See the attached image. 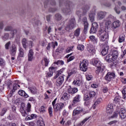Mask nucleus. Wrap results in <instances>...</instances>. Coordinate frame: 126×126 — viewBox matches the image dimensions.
Returning a JSON list of instances; mask_svg holds the SVG:
<instances>
[{
    "label": "nucleus",
    "instance_id": "40",
    "mask_svg": "<svg viewBox=\"0 0 126 126\" xmlns=\"http://www.w3.org/2000/svg\"><path fill=\"white\" fill-rule=\"evenodd\" d=\"M87 51L89 52L92 55H94L95 54V49H94V48L92 47H89L87 48Z\"/></svg>",
    "mask_w": 126,
    "mask_h": 126
},
{
    "label": "nucleus",
    "instance_id": "18",
    "mask_svg": "<svg viewBox=\"0 0 126 126\" xmlns=\"http://www.w3.org/2000/svg\"><path fill=\"white\" fill-rule=\"evenodd\" d=\"M80 98H81V95H80V94L76 95V96L73 98V106H75V105H76L77 103H79V102H80Z\"/></svg>",
    "mask_w": 126,
    "mask_h": 126
},
{
    "label": "nucleus",
    "instance_id": "53",
    "mask_svg": "<svg viewBox=\"0 0 126 126\" xmlns=\"http://www.w3.org/2000/svg\"><path fill=\"white\" fill-rule=\"evenodd\" d=\"M118 115H119V112H114L113 115L110 118L111 119L117 118H118Z\"/></svg>",
    "mask_w": 126,
    "mask_h": 126
},
{
    "label": "nucleus",
    "instance_id": "59",
    "mask_svg": "<svg viewBox=\"0 0 126 126\" xmlns=\"http://www.w3.org/2000/svg\"><path fill=\"white\" fill-rule=\"evenodd\" d=\"M72 49H73V46H71L67 48L66 50V53H70V52L72 51Z\"/></svg>",
    "mask_w": 126,
    "mask_h": 126
},
{
    "label": "nucleus",
    "instance_id": "6",
    "mask_svg": "<svg viewBox=\"0 0 126 126\" xmlns=\"http://www.w3.org/2000/svg\"><path fill=\"white\" fill-rule=\"evenodd\" d=\"M88 66V61L84 60L80 63V69L82 71H87Z\"/></svg>",
    "mask_w": 126,
    "mask_h": 126
},
{
    "label": "nucleus",
    "instance_id": "44",
    "mask_svg": "<svg viewBox=\"0 0 126 126\" xmlns=\"http://www.w3.org/2000/svg\"><path fill=\"white\" fill-rule=\"evenodd\" d=\"M5 65V61L2 58H0V66H4Z\"/></svg>",
    "mask_w": 126,
    "mask_h": 126
},
{
    "label": "nucleus",
    "instance_id": "51",
    "mask_svg": "<svg viewBox=\"0 0 126 126\" xmlns=\"http://www.w3.org/2000/svg\"><path fill=\"white\" fill-rule=\"evenodd\" d=\"M11 44V42H10V41L7 42L5 45V49L6 50H9V47H10Z\"/></svg>",
    "mask_w": 126,
    "mask_h": 126
},
{
    "label": "nucleus",
    "instance_id": "57",
    "mask_svg": "<svg viewBox=\"0 0 126 126\" xmlns=\"http://www.w3.org/2000/svg\"><path fill=\"white\" fill-rule=\"evenodd\" d=\"M90 7H89V5H86L85 6L83 9V10L85 12H86L88 10H89V9Z\"/></svg>",
    "mask_w": 126,
    "mask_h": 126
},
{
    "label": "nucleus",
    "instance_id": "50",
    "mask_svg": "<svg viewBox=\"0 0 126 126\" xmlns=\"http://www.w3.org/2000/svg\"><path fill=\"white\" fill-rule=\"evenodd\" d=\"M7 111V109H6V108H2V111L0 113V115L1 116H3L4 115V114H5V113H6Z\"/></svg>",
    "mask_w": 126,
    "mask_h": 126
},
{
    "label": "nucleus",
    "instance_id": "11",
    "mask_svg": "<svg viewBox=\"0 0 126 126\" xmlns=\"http://www.w3.org/2000/svg\"><path fill=\"white\" fill-rule=\"evenodd\" d=\"M56 69H57V67L51 66L49 68V72H47L46 73V77H51L53 76V74L55 71H56Z\"/></svg>",
    "mask_w": 126,
    "mask_h": 126
},
{
    "label": "nucleus",
    "instance_id": "48",
    "mask_svg": "<svg viewBox=\"0 0 126 126\" xmlns=\"http://www.w3.org/2000/svg\"><path fill=\"white\" fill-rule=\"evenodd\" d=\"M54 63L57 64L58 65H63L64 64V62L63 61H58L57 62H55Z\"/></svg>",
    "mask_w": 126,
    "mask_h": 126
},
{
    "label": "nucleus",
    "instance_id": "13",
    "mask_svg": "<svg viewBox=\"0 0 126 126\" xmlns=\"http://www.w3.org/2000/svg\"><path fill=\"white\" fill-rule=\"evenodd\" d=\"M82 21L84 25V32L85 34H86V33H87V30H88V26L89 25L88 22H87V18H86V17H84Z\"/></svg>",
    "mask_w": 126,
    "mask_h": 126
},
{
    "label": "nucleus",
    "instance_id": "28",
    "mask_svg": "<svg viewBox=\"0 0 126 126\" xmlns=\"http://www.w3.org/2000/svg\"><path fill=\"white\" fill-rule=\"evenodd\" d=\"M105 61H106L107 63H112V62H114L115 61V59L113 58V56L112 55H108L105 58Z\"/></svg>",
    "mask_w": 126,
    "mask_h": 126
},
{
    "label": "nucleus",
    "instance_id": "64",
    "mask_svg": "<svg viewBox=\"0 0 126 126\" xmlns=\"http://www.w3.org/2000/svg\"><path fill=\"white\" fill-rule=\"evenodd\" d=\"M6 126H16V124L13 123H10L7 124Z\"/></svg>",
    "mask_w": 126,
    "mask_h": 126
},
{
    "label": "nucleus",
    "instance_id": "9",
    "mask_svg": "<svg viewBox=\"0 0 126 126\" xmlns=\"http://www.w3.org/2000/svg\"><path fill=\"white\" fill-rule=\"evenodd\" d=\"M98 23L96 22L93 23L92 28L90 31V34H94V33H96L97 29H98Z\"/></svg>",
    "mask_w": 126,
    "mask_h": 126
},
{
    "label": "nucleus",
    "instance_id": "8",
    "mask_svg": "<svg viewBox=\"0 0 126 126\" xmlns=\"http://www.w3.org/2000/svg\"><path fill=\"white\" fill-rule=\"evenodd\" d=\"M109 20L107 21L105 23V28L106 29H109L110 28V25L112 24V22L111 20H115L116 19V18L112 15H109L108 17L107 18Z\"/></svg>",
    "mask_w": 126,
    "mask_h": 126
},
{
    "label": "nucleus",
    "instance_id": "19",
    "mask_svg": "<svg viewBox=\"0 0 126 126\" xmlns=\"http://www.w3.org/2000/svg\"><path fill=\"white\" fill-rule=\"evenodd\" d=\"M19 88H20V85L15 83L12 86V89L11 92H10V97H11L12 96V94L14 93V92L16 91V90H17V89H19Z\"/></svg>",
    "mask_w": 126,
    "mask_h": 126
},
{
    "label": "nucleus",
    "instance_id": "38",
    "mask_svg": "<svg viewBox=\"0 0 126 126\" xmlns=\"http://www.w3.org/2000/svg\"><path fill=\"white\" fill-rule=\"evenodd\" d=\"M90 118H91V116L86 118L85 119H84L82 122H81L79 124L78 126H82L84 124H85V123H86V122H87L88 121V120H89V119H90Z\"/></svg>",
    "mask_w": 126,
    "mask_h": 126
},
{
    "label": "nucleus",
    "instance_id": "32",
    "mask_svg": "<svg viewBox=\"0 0 126 126\" xmlns=\"http://www.w3.org/2000/svg\"><path fill=\"white\" fill-rule=\"evenodd\" d=\"M18 56L20 57V58L24 57V50L20 46H19V47Z\"/></svg>",
    "mask_w": 126,
    "mask_h": 126
},
{
    "label": "nucleus",
    "instance_id": "62",
    "mask_svg": "<svg viewBox=\"0 0 126 126\" xmlns=\"http://www.w3.org/2000/svg\"><path fill=\"white\" fill-rule=\"evenodd\" d=\"M45 106L44 105L42 106L40 109L41 113H45V112H46V110H45Z\"/></svg>",
    "mask_w": 126,
    "mask_h": 126
},
{
    "label": "nucleus",
    "instance_id": "15",
    "mask_svg": "<svg viewBox=\"0 0 126 126\" xmlns=\"http://www.w3.org/2000/svg\"><path fill=\"white\" fill-rule=\"evenodd\" d=\"M78 90L77 88H72L71 86H69L68 87V89L67 90V92L70 95V94H75V93H77Z\"/></svg>",
    "mask_w": 126,
    "mask_h": 126
},
{
    "label": "nucleus",
    "instance_id": "14",
    "mask_svg": "<svg viewBox=\"0 0 126 126\" xmlns=\"http://www.w3.org/2000/svg\"><path fill=\"white\" fill-rule=\"evenodd\" d=\"M121 26V22L119 20H116L112 23L111 28L113 30H116V28H119Z\"/></svg>",
    "mask_w": 126,
    "mask_h": 126
},
{
    "label": "nucleus",
    "instance_id": "27",
    "mask_svg": "<svg viewBox=\"0 0 126 126\" xmlns=\"http://www.w3.org/2000/svg\"><path fill=\"white\" fill-rule=\"evenodd\" d=\"M69 99H70V94L66 93H64L61 97V100L63 101H67Z\"/></svg>",
    "mask_w": 126,
    "mask_h": 126
},
{
    "label": "nucleus",
    "instance_id": "63",
    "mask_svg": "<svg viewBox=\"0 0 126 126\" xmlns=\"http://www.w3.org/2000/svg\"><path fill=\"white\" fill-rule=\"evenodd\" d=\"M12 29V28L11 27H6L4 28V31H11Z\"/></svg>",
    "mask_w": 126,
    "mask_h": 126
},
{
    "label": "nucleus",
    "instance_id": "4",
    "mask_svg": "<svg viewBox=\"0 0 126 126\" xmlns=\"http://www.w3.org/2000/svg\"><path fill=\"white\" fill-rule=\"evenodd\" d=\"M72 3L69 2L67 3L65 7L63 9V12L65 15H69L72 13Z\"/></svg>",
    "mask_w": 126,
    "mask_h": 126
},
{
    "label": "nucleus",
    "instance_id": "47",
    "mask_svg": "<svg viewBox=\"0 0 126 126\" xmlns=\"http://www.w3.org/2000/svg\"><path fill=\"white\" fill-rule=\"evenodd\" d=\"M43 61L44 62V65L45 66H48V64H49V59H47V58H44L43 59Z\"/></svg>",
    "mask_w": 126,
    "mask_h": 126
},
{
    "label": "nucleus",
    "instance_id": "58",
    "mask_svg": "<svg viewBox=\"0 0 126 126\" xmlns=\"http://www.w3.org/2000/svg\"><path fill=\"white\" fill-rule=\"evenodd\" d=\"M37 126H45V124L43 121L37 122Z\"/></svg>",
    "mask_w": 126,
    "mask_h": 126
},
{
    "label": "nucleus",
    "instance_id": "30",
    "mask_svg": "<svg viewBox=\"0 0 126 126\" xmlns=\"http://www.w3.org/2000/svg\"><path fill=\"white\" fill-rule=\"evenodd\" d=\"M18 94L20 96H22V97H25V98H28L29 95L25 92L23 90H19L18 92Z\"/></svg>",
    "mask_w": 126,
    "mask_h": 126
},
{
    "label": "nucleus",
    "instance_id": "26",
    "mask_svg": "<svg viewBox=\"0 0 126 126\" xmlns=\"http://www.w3.org/2000/svg\"><path fill=\"white\" fill-rule=\"evenodd\" d=\"M102 102H103V99H102V98H97L93 106V108L94 109H96V107H97L98 105H100V104H101V103H102Z\"/></svg>",
    "mask_w": 126,
    "mask_h": 126
},
{
    "label": "nucleus",
    "instance_id": "10",
    "mask_svg": "<svg viewBox=\"0 0 126 126\" xmlns=\"http://www.w3.org/2000/svg\"><path fill=\"white\" fill-rule=\"evenodd\" d=\"M115 73L113 72H109L105 76V79L107 81H111L112 79L115 78Z\"/></svg>",
    "mask_w": 126,
    "mask_h": 126
},
{
    "label": "nucleus",
    "instance_id": "25",
    "mask_svg": "<svg viewBox=\"0 0 126 126\" xmlns=\"http://www.w3.org/2000/svg\"><path fill=\"white\" fill-rule=\"evenodd\" d=\"M109 46L105 45L103 46L101 51V54L102 56H106L107 54H108V52L109 51Z\"/></svg>",
    "mask_w": 126,
    "mask_h": 126
},
{
    "label": "nucleus",
    "instance_id": "5",
    "mask_svg": "<svg viewBox=\"0 0 126 126\" xmlns=\"http://www.w3.org/2000/svg\"><path fill=\"white\" fill-rule=\"evenodd\" d=\"M75 19L74 18L70 19L68 25L65 27V30L66 31H70L72 30L75 27Z\"/></svg>",
    "mask_w": 126,
    "mask_h": 126
},
{
    "label": "nucleus",
    "instance_id": "20",
    "mask_svg": "<svg viewBox=\"0 0 126 126\" xmlns=\"http://www.w3.org/2000/svg\"><path fill=\"white\" fill-rule=\"evenodd\" d=\"M91 99V97H90V95L89 94V93H86V94H84V101H86L85 102V105H89L90 103L88 102V100H90Z\"/></svg>",
    "mask_w": 126,
    "mask_h": 126
},
{
    "label": "nucleus",
    "instance_id": "39",
    "mask_svg": "<svg viewBox=\"0 0 126 126\" xmlns=\"http://www.w3.org/2000/svg\"><path fill=\"white\" fill-rule=\"evenodd\" d=\"M63 69H60V70L58 71L56 75L54 77V79H57V78H58V77H59V75H61V74H62V73H63Z\"/></svg>",
    "mask_w": 126,
    "mask_h": 126
},
{
    "label": "nucleus",
    "instance_id": "56",
    "mask_svg": "<svg viewBox=\"0 0 126 126\" xmlns=\"http://www.w3.org/2000/svg\"><path fill=\"white\" fill-rule=\"evenodd\" d=\"M86 77L87 80H88V81L91 80V79H92L93 78L92 75H89V74H86Z\"/></svg>",
    "mask_w": 126,
    "mask_h": 126
},
{
    "label": "nucleus",
    "instance_id": "22",
    "mask_svg": "<svg viewBox=\"0 0 126 126\" xmlns=\"http://www.w3.org/2000/svg\"><path fill=\"white\" fill-rule=\"evenodd\" d=\"M106 111L107 114H111L114 112V108L113 105L111 104H108L106 108Z\"/></svg>",
    "mask_w": 126,
    "mask_h": 126
},
{
    "label": "nucleus",
    "instance_id": "35",
    "mask_svg": "<svg viewBox=\"0 0 126 126\" xmlns=\"http://www.w3.org/2000/svg\"><path fill=\"white\" fill-rule=\"evenodd\" d=\"M29 90L31 91L32 94H36L37 92V89L35 87H29Z\"/></svg>",
    "mask_w": 126,
    "mask_h": 126
},
{
    "label": "nucleus",
    "instance_id": "16",
    "mask_svg": "<svg viewBox=\"0 0 126 126\" xmlns=\"http://www.w3.org/2000/svg\"><path fill=\"white\" fill-rule=\"evenodd\" d=\"M83 112V108L80 106H79L76 108L73 111V116H76L77 115H79V114H81Z\"/></svg>",
    "mask_w": 126,
    "mask_h": 126
},
{
    "label": "nucleus",
    "instance_id": "45",
    "mask_svg": "<svg viewBox=\"0 0 126 126\" xmlns=\"http://www.w3.org/2000/svg\"><path fill=\"white\" fill-rule=\"evenodd\" d=\"M48 113L49 114L50 117H53V107H49L48 108Z\"/></svg>",
    "mask_w": 126,
    "mask_h": 126
},
{
    "label": "nucleus",
    "instance_id": "2",
    "mask_svg": "<svg viewBox=\"0 0 126 126\" xmlns=\"http://www.w3.org/2000/svg\"><path fill=\"white\" fill-rule=\"evenodd\" d=\"M98 37H99L100 42H107L109 40V32L106 31L105 26L100 25V29L97 33Z\"/></svg>",
    "mask_w": 126,
    "mask_h": 126
},
{
    "label": "nucleus",
    "instance_id": "60",
    "mask_svg": "<svg viewBox=\"0 0 126 126\" xmlns=\"http://www.w3.org/2000/svg\"><path fill=\"white\" fill-rule=\"evenodd\" d=\"M120 99H121V97L120 96H116L114 98V101L116 103H119V102H120Z\"/></svg>",
    "mask_w": 126,
    "mask_h": 126
},
{
    "label": "nucleus",
    "instance_id": "33",
    "mask_svg": "<svg viewBox=\"0 0 126 126\" xmlns=\"http://www.w3.org/2000/svg\"><path fill=\"white\" fill-rule=\"evenodd\" d=\"M72 55V53H71L70 54H68L67 56H65L66 59H67V63H69V62H71V61H73V60L75 59L74 56H71Z\"/></svg>",
    "mask_w": 126,
    "mask_h": 126
},
{
    "label": "nucleus",
    "instance_id": "54",
    "mask_svg": "<svg viewBox=\"0 0 126 126\" xmlns=\"http://www.w3.org/2000/svg\"><path fill=\"white\" fill-rule=\"evenodd\" d=\"M114 10L117 14H120V13H121V11H120V7L118 6H115Z\"/></svg>",
    "mask_w": 126,
    "mask_h": 126
},
{
    "label": "nucleus",
    "instance_id": "12",
    "mask_svg": "<svg viewBox=\"0 0 126 126\" xmlns=\"http://www.w3.org/2000/svg\"><path fill=\"white\" fill-rule=\"evenodd\" d=\"M17 51V47L15 44H12L10 50V54L12 57H15L16 52Z\"/></svg>",
    "mask_w": 126,
    "mask_h": 126
},
{
    "label": "nucleus",
    "instance_id": "31",
    "mask_svg": "<svg viewBox=\"0 0 126 126\" xmlns=\"http://www.w3.org/2000/svg\"><path fill=\"white\" fill-rule=\"evenodd\" d=\"M22 44L23 48H24V49H26L29 46L27 39L23 38L22 40Z\"/></svg>",
    "mask_w": 126,
    "mask_h": 126
},
{
    "label": "nucleus",
    "instance_id": "42",
    "mask_svg": "<svg viewBox=\"0 0 126 126\" xmlns=\"http://www.w3.org/2000/svg\"><path fill=\"white\" fill-rule=\"evenodd\" d=\"M89 17H90V20L91 22H94V21L95 20V17L94 16V14H89Z\"/></svg>",
    "mask_w": 126,
    "mask_h": 126
},
{
    "label": "nucleus",
    "instance_id": "46",
    "mask_svg": "<svg viewBox=\"0 0 126 126\" xmlns=\"http://www.w3.org/2000/svg\"><path fill=\"white\" fill-rule=\"evenodd\" d=\"M77 49L80 51H83V50H84V45L82 44H79L77 46Z\"/></svg>",
    "mask_w": 126,
    "mask_h": 126
},
{
    "label": "nucleus",
    "instance_id": "52",
    "mask_svg": "<svg viewBox=\"0 0 126 126\" xmlns=\"http://www.w3.org/2000/svg\"><path fill=\"white\" fill-rule=\"evenodd\" d=\"M89 94H90V97H91V98H93V97H94L95 95H96V93L94 91L90 92Z\"/></svg>",
    "mask_w": 126,
    "mask_h": 126
},
{
    "label": "nucleus",
    "instance_id": "36",
    "mask_svg": "<svg viewBox=\"0 0 126 126\" xmlns=\"http://www.w3.org/2000/svg\"><path fill=\"white\" fill-rule=\"evenodd\" d=\"M80 30H81V29L79 28L74 32V35L75 37H79L80 35Z\"/></svg>",
    "mask_w": 126,
    "mask_h": 126
},
{
    "label": "nucleus",
    "instance_id": "49",
    "mask_svg": "<svg viewBox=\"0 0 126 126\" xmlns=\"http://www.w3.org/2000/svg\"><path fill=\"white\" fill-rule=\"evenodd\" d=\"M9 37L8 33H4V35L2 36V40H4L5 41L7 40Z\"/></svg>",
    "mask_w": 126,
    "mask_h": 126
},
{
    "label": "nucleus",
    "instance_id": "7",
    "mask_svg": "<svg viewBox=\"0 0 126 126\" xmlns=\"http://www.w3.org/2000/svg\"><path fill=\"white\" fill-rule=\"evenodd\" d=\"M55 113L57 112H61L63 108H64V104L63 103H56V104L53 106Z\"/></svg>",
    "mask_w": 126,
    "mask_h": 126
},
{
    "label": "nucleus",
    "instance_id": "55",
    "mask_svg": "<svg viewBox=\"0 0 126 126\" xmlns=\"http://www.w3.org/2000/svg\"><path fill=\"white\" fill-rule=\"evenodd\" d=\"M122 94L123 95V98L126 99V88H124L122 91Z\"/></svg>",
    "mask_w": 126,
    "mask_h": 126
},
{
    "label": "nucleus",
    "instance_id": "34",
    "mask_svg": "<svg viewBox=\"0 0 126 126\" xmlns=\"http://www.w3.org/2000/svg\"><path fill=\"white\" fill-rule=\"evenodd\" d=\"M90 40L91 42H93L94 44H97L98 42V39L95 37L94 35H92L90 36Z\"/></svg>",
    "mask_w": 126,
    "mask_h": 126
},
{
    "label": "nucleus",
    "instance_id": "61",
    "mask_svg": "<svg viewBox=\"0 0 126 126\" xmlns=\"http://www.w3.org/2000/svg\"><path fill=\"white\" fill-rule=\"evenodd\" d=\"M117 123H118V121H117V120H114V121H111L110 122H109V123H108V125H116Z\"/></svg>",
    "mask_w": 126,
    "mask_h": 126
},
{
    "label": "nucleus",
    "instance_id": "23",
    "mask_svg": "<svg viewBox=\"0 0 126 126\" xmlns=\"http://www.w3.org/2000/svg\"><path fill=\"white\" fill-rule=\"evenodd\" d=\"M107 15V12L101 11L97 13V17L99 20H102L103 18H105V16Z\"/></svg>",
    "mask_w": 126,
    "mask_h": 126
},
{
    "label": "nucleus",
    "instance_id": "41",
    "mask_svg": "<svg viewBox=\"0 0 126 126\" xmlns=\"http://www.w3.org/2000/svg\"><path fill=\"white\" fill-rule=\"evenodd\" d=\"M126 36H125V35H121L119 36L118 41L119 43H123L125 41V38Z\"/></svg>",
    "mask_w": 126,
    "mask_h": 126
},
{
    "label": "nucleus",
    "instance_id": "3",
    "mask_svg": "<svg viewBox=\"0 0 126 126\" xmlns=\"http://www.w3.org/2000/svg\"><path fill=\"white\" fill-rule=\"evenodd\" d=\"M91 63L93 65H95L97 68L96 70L97 73H99V72H104L105 67L104 66V64L101 63V61H99L98 59H92Z\"/></svg>",
    "mask_w": 126,
    "mask_h": 126
},
{
    "label": "nucleus",
    "instance_id": "43",
    "mask_svg": "<svg viewBox=\"0 0 126 126\" xmlns=\"http://www.w3.org/2000/svg\"><path fill=\"white\" fill-rule=\"evenodd\" d=\"M55 19L58 21H60V20H62V15L60 14H56L55 15Z\"/></svg>",
    "mask_w": 126,
    "mask_h": 126
},
{
    "label": "nucleus",
    "instance_id": "1",
    "mask_svg": "<svg viewBox=\"0 0 126 126\" xmlns=\"http://www.w3.org/2000/svg\"><path fill=\"white\" fill-rule=\"evenodd\" d=\"M20 112L21 113L23 117H26V121H30V120H33V119H36L37 118V115L35 114H32L29 115V113L31 112V104L30 103H28L27 106V112L25 111V107L22 106L20 109Z\"/></svg>",
    "mask_w": 126,
    "mask_h": 126
},
{
    "label": "nucleus",
    "instance_id": "37",
    "mask_svg": "<svg viewBox=\"0 0 126 126\" xmlns=\"http://www.w3.org/2000/svg\"><path fill=\"white\" fill-rule=\"evenodd\" d=\"M112 57L114 59V60H117L118 59V57L119 56V52L117 50H114L112 52Z\"/></svg>",
    "mask_w": 126,
    "mask_h": 126
},
{
    "label": "nucleus",
    "instance_id": "29",
    "mask_svg": "<svg viewBox=\"0 0 126 126\" xmlns=\"http://www.w3.org/2000/svg\"><path fill=\"white\" fill-rule=\"evenodd\" d=\"M73 84H74L75 86H81L82 85V80L80 79L75 80L73 82Z\"/></svg>",
    "mask_w": 126,
    "mask_h": 126
},
{
    "label": "nucleus",
    "instance_id": "24",
    "mask_svg": "<svg viewBox=\"0 0 126 126\" xmlns=\"http://www.w3.org/2000/svg\"><path fill=\"white\" fill-rule=\"evenodd\" d=\"M34 59V52L32 49L30 50L28 54V61L29 62H32Z\"/></svg>",
    "mask_w": 126,
    "mask_h": 126
},
{
    "label": "nucleus",
    "instance_id": "17",
    "mask_svg": "<svg viewBox=\"0 0 126 126\" xmlns=\"http://www.w3.org/2000/svg\"><path fill=\"white\" fill-rule=\"evenodd\" d=\"M64 81V77L63 76H59L56 81L57 86H61Z\"/></svg>",
    "mask_w": 126,
    "mask_h": 126
},
{
    "label": "nucleus",
    "instance_id": "21",
    "mask_svg": "<svg viewBox=\"0 0 126 126\" xmlns=\"http://www.w3.org/2000/svg\"><path fill=\"white\" fill-rule=\"evenodd\" d=\"M120 117L122 120H125L126 118V110L124 108H121L119 112Z\"/></svg>",
    "mask_w": 126,
    "mask_h": 126
}]
</instances>
